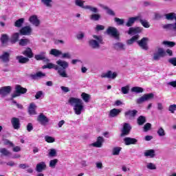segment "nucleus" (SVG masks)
Masks as SVG:
<instances>
[{
    "label": "nucleus",
    "mask_w": 176,
    "mask_h": 176,
    "mask_svg": "<svg viewBox=\"0 0 176 176\" xmlns=\"http://www.w3.org/2000/svg\"><path fill=\"white\" fill-rule=\"evenodd\" d=\"M56 64L50 63L47 65L48 67V69H55L57 71L58 75L61 78H69L68 74H67V68L69 67V63L68 62L59 59L56 61Z\"/></svg>",
    "instance_id": "f257e3e1"
},
{
    "label": "nucleus",
    "mask_w": 176,
    "mask_h": 176,
    "mask_svg": "<svg viewBox=\"0 0 176 176\" xmlns=\"http://www.w3.org/2000/svg\"><path fill=\"white\" fill-rule=\"evenodd\" d=\"M67 104L73 107V111L75 115H82V112L85 111L83 100L80 98L71 97L69 98Z\"/></svg>",
    "instance_id": "f03ea898"
},
{
    "label": "nucleus",
    "mask_w": 176,
    "mask_h": 176,
    "mask_svg": "<svg viewBox=\"0 0 176 176\" xmlns=\"http://www.w3.org/2000/svg\"><path fill=\"white\" fill-rule=\"evenodd\" d=\"M88 45L91 49L98 50L100 49L101 45H104V38L101 35H92V38L88 41Z\"/></svg>",
    "instance_id": "7ed1b4c3"
},
{
    "label": "nucleus",
    "mask_w": 176,
    "mask_h": 176,
    "mask_svg": "<svg viewBox=\"0 0 176 176\" xmlns=\"http://www.w3.org/2000/svg\"><path fill=\"white\" fill-rule=\"evenodd\" d=\"M25 93H27V88L21 87L20 85H16L15 86V92L11 96V100L16 98V97H20L21 94H25Z\"/></svg>",
    "instance_id": "20e7f679"
},
{
    "label": "nucleus",
    "mask_w": 176,
    "mask_h": 176,
    "mask_svg": "<svg viewBox=\"0 0 176 176\" xmlns=\"http://www.w3.org/2000/svg\"><path fill=\"white\" fill-rule=\"evenodd\" d=\"M154 98H155V94H153V93L146 94H144L142 97L138 98L136 100V103L142 104L145 102V101H149L150 100H153Z\"/></svg>",
    "instance_id": "39448f33"
},
{
    "label": "nucleus",
    "mask_w": 176,
    "mask_h": 176,
    "mask_svg": "<svg viewBox=\"0 0 176 176\" xmlns=\"http://www.w3.org/2000/svg\"><path fill=\"white\" fill-rule=\"evenodd\" d=\"M107 35H111V36H113L115 38V39L119 40V36L120 34L119 33V31H118V29L115 27L109 26L107 31H106Z\"/></svg>",
    "instance_id": "423d86ee"
},
{
    "label": "nucleus",
    "mask_w": 176,
    "mask_h": 176,
    "mask_svg": "<svg viewBox=\"0 0 176 176\" xmlns=\"http://www.w3.org/2000/svg\"><path fill=\"white\" fill-rule=\"evenodd\" d=\"M166 56V51L162 47H157V52H155L153 54V60L154 61H159L160 58Z\"/></svg>",
    "instance_id": "0eeeda50"
},
{
    "label": "nucleus",
    "mask_w": 176,
    "mask_h": 176,
    "mask_svg": "<svg viewBox=\"0 0 176 176\" xmlns=\"http://www.w3.org/2000/svg\"><path fill=\"white\" fill-rule=\"evenodd\" d=\"M37 122H38L41 126H47L50 120L45 116L43 113H41L37 117Z\"/></svg>",
    "instance_id": "6e6552de"
},
{
    "label": "nucleus",
    "mask_w": 176,
    "mask_h": 176,
    "mask_svg": "<svg viewBox=\"0 0 176 176\" xmlns=\"http://www.w3.org/2000/svg\"><path fill=\"white\" fill-rule=\"evenodd\" d=\"M37 61H44V63H50V60L46 57V52H41L34 56Z\"/></svg>",
    "instance_id": "1a4fd4ad"
},
{
    "label": "nucleus",
    "mask_w": 176,
    "mask_h": 176,
    "mask_svg": "<svg viewBox=\"0 0 176 176\" xmlns=\"http://www.w3.org/2000/svg\"><path fill=\"white\" fill-rule=\"evenodd\" d=\"M149 41V38L146 37L142 38L141 40L138 41V45H139L140 47L143 50H148V41Z\"/></svg>",
    "instance_id": "9d476101"
},
{
    "label": "nucleus",
    "mask_w": 176,
    "mask_h": 176,
    "mask_svg": "<svg viewBox=\"0 0 176 176\" xmlns=\"http://www.w3.org/2000/svg\"><path fill=\"white\" fill-rule=\"evenodd\" d=\"M19 33L21 35L30 36L32 34V28L30 25L24 26L20 29Z\"/></svg>",
    "instance_id": "9b49d317"
},
{
    "label": "nucleus",
    "mask_w": 176,
    "mask_h": 176,
    "mask_svg": "<svg viewBox=\"0 0 176 176\" xmlns=\"http://www.w3.org/2000/svg\"><path fill=\"white\" fill-rule=\"evenodd\" d=\"M12 92V87L11 86H6L0 88V95L2 97H6V96H9Z\"/></svg>",
    "instance_id": "f8f14e48"
},
{
    "label": "nucleus",
    "mask_w": 176,
    "mask_h": 176,
    "mask_svg": "<svg viewBox=\"0 0 176 176\" xmlns=\"http://www.w3.org/2000/svg\"><path fill=\"white\" fill-rule=\"evenodd\" d=\"M130 131H131V125L129 123H124L122 130L121 137L129 135V134H130Z\"/></svg>",
    "instance_id": "ddd939ff"
},
{
    "label": "nucleus",
    "mask_w": 176,
    "mask_h": 176,
    "mask_svg": "<svg viewBox=\"0 0 176 176\" xmlns=\"http://www.w3.org/2000/svg\"><path fill=\"white\" fill-rule=\"evenodd\" d=\"M118 76V73L113 72L109 70L107 73H103L101 74V78H108V79H116Z\"/></svg>",
    "instance_id": "4468645a"
},
{
    "label": "nucleus",
    "mask_w": 176,
    "mask_h": 176,
    "mask_svg": "<svg viewBox=\"0 0 176 176\" xmlns=\"http://www.w3.org/2000/svg\"><path fill=\"white\" fill-rule=\"evenodd\" d=\"M141 32H142V28L141 27L129 28L127 32L129 35H137V34H141Z\"/></svg>",
    "instance_id": "2eb2a0df"
},
{
    "label": "nucleus",
    "mask_w": 176,
    "mask_h": 176,
    "mask_svg": "<svg viewBox=\"0 0 176 176\" xmlns=\"http://www.w3.org/2000/svg\"><path fill=\"white\" fill-rule=\"evenodd\" d=\"M137 113H138V111L135 109L129 110L124 113V116L126 119H134L137 116Z\"/></svg>",
    "instance_id": "dca6fc26"
},
{
    "label": "nucleus",
    "mask_w": 176,
    "mask_h": 176,
    "mask_svg": "<svg viewBox=\"0 0 176 176\" xmlns=\"http://www.w3.org/2000/svg\"><path fill=\"white\" fill-rule=\"evenodd\" d=\"M0 60L4 64H8L10 61V54L9 52H3L0 56Z\"/></svg>",
    "instance_id": "f3484780"
},
{
    "label": "nucleus",
    "mask_w": 176,
    "mask_h": 176,
    "mask_svg": "<svg viewBox=\"0 0 176 176\" xmlns=\"http://www.w3.org/2000/svg\"><path fill=\"white\" fill-rule=\"evenodd\" d=\"M140 20V16H133L129 18L127 22L126 23V27H133L134 25V23Z\"/></svg>",
    "instance_id": "a211bd4d"
},
{
    "label": "nucleus",
    "mask_w": 176,
    "mask_h": 176,
    "mask_svg": "<svg viewBox=\"0 0 176 176\" xmlns=\"http://www.w3.org/2000/svg\"><path fill=\"white\" fill-rule=\"evenodd\" d=\"M29 21L30 23H31V24H32L35 27H39L41 24V21L38 19V16H36V15H33L30 16L29 19Z\"/></svg>",
    "instance_id": "6ab92c4d"
},
{
    "label": "nucleus",
    "mask_w": 176,
    "mask_h": 176,
    "mask_svg": "<svg viewBox=\"0 0 176 176\" xmlns=\"http://www.w3.org/2000/svg\"><path fill=\"white\" fill-rule=\"evenodd\" d=\"M11 124H12L13 129L14 130H19L20 129V119L14 117L11 119Z\"/></svg>",
    "instance_id": "aec40b11"
},
{
    "label": "nucleus",
    "mask_w": 176,
    "mask_h": 176,
    "mask_svg": "<svg viewBox=\"0 0 176 176\" xmlns=\"http://www.w3.org/2000/svg\"><path fill=\"white\" fill-rule=\"evenodd\" d=\"M113 49H115V50H117L118 52L126 50V45L120 42L113 44Z\"/></svg>",
    "instance_id": "412c9836"
},
{
    "label": "nucleus",
    "mask_w": 176,
    "mask_h": 176,
    "mask_svg": "<svg viewBox=\"0 0 176 176\" xmlns=\"http://www.w3.org/2000/svg\"><path fill=\"white\" fill-rule=\"evenodd\" d=\"M124 142L125 145H135L138 142V140L135 138H125L124 139Z\"/></svg>",
    "instance_id": "4be33fe9"
},
{
    "label": "nucleus",
    "mask_w": 176,
    "mask_h": 176,
    "mask_svg": "<svg viewBox=\"0 0 176 176\" xmlns=\"http://www.w3.org/2000/svg\"><path fill=\"white\" fill-rule=\"evenodd\" d=\"M104 142V138L99 136L98 137L96 142L92 144V146L95 148H101L102 146V143Z\"/></svg>",
    "instance_id": "5701e85b"
},
{
    "label": "nucleus",
    "mask_w": 176,
    "mask_h": 176,
    "mask_svg": "<svg viewBox=\"0 0 176 176\" xmlns=\"http://www.w3.org/2000/svg\"><path fill=\"white\" fill-rule=\"evenodd\" d=\"M120 112H122V110L119 109H113L110 110L109 113V118H116L119 116L120 114Z\"/></svg>",
    "instance_id": "b1692460"
},
{
    "label": "nucleus",
    "mask_w": 176,
    "mask_h": 176,
    "mask_svg": "<svg viewBox=\"0 0 176 176\" xmlns=\"http://www.w3.org/2000/svg\"><path fill=\"white\" fill-rule=\"evenodd\" d=\"M21 34H20V32H14L12 36H11V38H10V42L12 44H14V43H17V42H19V39H20V36Z\"/></svg>",
    "instance_id": "393cba45"
},
{
    "label": "nucleus",
    "mask_w": 176,
    "mask_h": 176,
    "mask_svg": "<svg viewBox=\"0 0 176 176\" xmlns=\"http://www.w3.org/2000/svg\"><path fill=\"white\" fill-rule=\"evenodd\" d=\"M99 6L104 9V10H106L107 14H109V16H116L115 12L112 10V9L108 8V6H104V4H99Z\"/></svg>",
    "instance_id": "a878e982"
},
{
    "label": "nucleus",
    "mask_w": 176,
    "mask_h": 176,
    "mask_svg": "<svg viewBox=\"0 0 176 176\" xmlns=\"http://www.w3.org/2000/svg\"><path fill=\"white\" fill-rule=\"evenodd\" d=\"M45 169H46V163H45V162H41L37 164L36 166V171H37V173H42V171H43V170H45Z\"/></svg>",
    "instance_id": "bb28decb"
},
{
    "label": "nucleus",
    "mask_w": 176,
    "mask_h": 176,
    "mask_svg": "<svg viewBox=\"0 0 176 176\" xmlns=\"http://www.w3.org/2000/svg\"><path fill=\"white\" fill-rule=\"evenodd\" d=\"M22 54L28 58H32V57H34V53H32V50H31L30 47L26 48V50H25Z\"/></svg>",
    "instance_id": "cd10ccee"
},
{
    "label": "nucleus",
    "mask_w": 176,
    "mask_h": 176,
    "mask_svg": "<svg viewBox=\"0 0 176 176\" xmlns=\"http://www.w3.org/2000/svg\"><path fill=\"white\" fill-rule=\"evenodd\" d=\"M16 60H18L19 64H27L30 61V58L24 57L23 56H16Z\"/></svg>",
    "instance_id": "c85d7f7f"
},
{
    "label": "nucleus",
    "mask_w": 176,
    "mask_h": 176,
    "mask_svg": "<svg viewBox=\"0 0 176 176\" xmlns=\"http://www.w3.org/2000/svg\"><path fill=\"white\" fill-rule=\"evenodd\" d=\"M35 109H36V105H35V103H30L28 108L29 115H36V111H35Z\"/></svg>",
    "instance_id": "c756f323"
},
{
    "label": "nucleus",
    "mask_w": 176,
    "mask_h": 176,
    "mask_svg": "<svg viewBox=\"0 0 176 176\" xmlns=\"http://www.w3.org/2000/svg\"><path fill=\"white\" fill-rule=\"evenodd\" d=\"M9 41V36L8 34H1L0 38V42H1L2 46H6L8 45V42Z\"/></svg>",
    "instance_id": "7c9ffc66"
},
{
    "label": "nucleus",
    "mask_w": 176,
    "mask_h": 176,
    "mask_svg": "<svg viewBox=\"0 0 176 176\" xmlns=\"http://www.w3.org/2000/svg\"><path fill=\"white\" fill-rule=\"evenodd\" d=\"M144 155L145 157H151V159H153V157H155V156H156L155 150L153 149L146 150L144 153Z\"/></svg>",
    "instance_id": "2f4dec72"
},
{
    "label": "nucleus",
    "mask_w": 176,
    "mask_h": 176,
    "mask_svg": "<svg viewBox=\"0 0 176 176\" xmlns=\"http://www.w3.org/2000/svg\"><path fill=\"white\" fill-rule=\"evenodd\" d=\"M162 28L164 30H170V31H176V23H168L166 25H164Z\"/></svg>",
    "instance_id": "473e14b6"
},
{
    "label": "nucleus",
    "mask_w": 176,
    "mask_h": 176,
    "mask_svg": "<svg viewBox=\"0 0 176 176\" xmlns=\"http://www.w3.org/2000/svg\"><path fill=\"white\" fill-rule=\"evenodd\" d=\"M137 123L138 126H143L146 123V117L144 116H140L137 119Z\"/></svg>",
    "instance_id": "72a5a7b5"
},
{
    "label": "nucleus",
    "mask_w": 176,
    "mask_h": 176,
    "mask_svg": "<svg viewBox=\"0 0 176 176\" xmlns=\"http://www.w3.org/2000/svg\"><path fill=\"white\" fill-rule=\"evenodd\" d=\"M24 21H25V19L21 18L14 22V25L16 27V28H21L23 27V24H24Z\"/></svg>",
    "instance_id": "f704fd0d"
},
{
    "label": "nucleus",
    "mask_w": 176,
    "mask_h": 176,
    "mask_svg": "<svg viewBox=\"0 0 176 176\" xmlns=\"http://www.w3.org/2000/svg\"><path fill=\"white\" fill-rule=\"evenodd\" d=\"M50 54L54 56V57H58V56H61V54H63V52L57 49H52Z\"/></svg>",
    "instance_id": "c9c22d12"
},
{
    "label": "nucleus",
    "mask_w": 176,
    "mask_h": 176,
    "mask_svg": "<svg viewBox=\"0 0 176 176\" xmlns=\"http://www.w3.org/2000/svg\"><path fill=\"white\" fill-rule=\"evenodd\" d=\"M30 39L29 38H21L19 41V46H27V45H30Z\"/></svg>",
    "instance_id": "e433bc0d"
},
{
    "label": "nucleus",
    "mask_w": 176,
    "mask_h": 176,
    "mask_svg": "<svg viewBox=\"0 0 176 176\" xmlns=\"http://www.w3.org/2000/svg\"><path fill=\"white\" fill-rule=\"evenodd\" d=\"M138 21L141 23L142 25L144 27V28H149L151 27V25H149V22L146 20L141 19V16H139V19H138Z\"/></svg>",
    "instance_id": "4c0bfd02"
},
{
    "label": "nucleus",
    "mask_w": 176,
    "mask_h": 176,
    "mask_svg": "<svg viewBox=\"0 0 176 176\" xmlns=\"http://www.w3.org/2000/svg\"><path fill=\"white\" fill-rule=\"evenodd\" d=\"M131 91L140 94V93H144V88L141 87H133L131 88Z\"/></svg>",
    "instance_id": "58836bf2"
},
{
    "label": "nucleus",
    "mask_w": 176,
    "mask_h": 176,
    "mask_svg": "<svg viewBox=\"0 0 176 176\" xmlns=\"http://www.w3.org/2000/svg\"><path fill=\"white\" fill-rule=\"evenodd\" d=\"M138 39H140V35L136 34L132 36L131 38L127 40L126 43L128 45H133V43L135 42V41H138Z\"/></svg>",
    "instance_id": "ea45409f"
},
{
    "label": "nucleus",
    "mask_w": 176,
    "mask_h": 176,
    "mask_svg": "<svg viewBox=\"0 0 176 176\" xmlns=\"http://www.w3.org/2000/svg\"><path fill=\"white\" fill-rule=\"evenodd\" d=\"M81 98H82L83 101H85V102H89L91 98V96L89 94L83 92L81 94Z\"/></svg>",
    "instance_id": "a19ab883"
},
{
    "label": "nucleus",
    "mask_w": 176,
    "mask_h": 176,
    "mask_svg": "<svg viewBox=\"0 0 176 176\" xmlns=\"http://www.w3.org/2000/svg\"><path fill=\"white\" fill-rule=\"evenodd\" d=\"M90 20H92L93 21H98L100 19H101V14H93L90 15L89 16Z\"/></svg>",
    "instance_id": "79ce46f5"
},
{
    "label": "nucleus",
    "mask_w": 176,
    "mask_h": 176,
    "mask_svg": "<svg viewBox=\"0 0 176 176\" xmlns=\"http://www.w3.org/2000/svg\"><path fill=\"white\" fill-rule=\"evenodd\" d=\"M48 156L50 157H56L57 156V150L56 148H50L48 150Z\"/></svg>",
    "instance_id": "37998d69"
},
{
    "label": "nucleus",
    "mask_w": 176,
    "mask_h": 176,
    "mask_svg": "<svg viewBox=\"0 0 176 176\" xmlns=\"http://www.w3.org/2000/svg\"><path fill=\"white\" fill-rule=\"evenodd\" d=\"M41 3L44 5V6H46L47 8H52L53 3V0H41Z\"/></svg>",
    "instance_id": "c03bdc74"
},
{
    "label": "nucleus",
    "mask_w": 176,
    "mask_h": 176,
    "mask_svg": "<svg viewBox=\"0 0 176 176\" xmlns=\"http://www.w3.org/2000/svg\"><path fill=\"white\" fill-rule=\"evenodd\" d=\"M43 76H46V74L42 73V72H38L36 74L31 75V78H32V79H36V78H43Z\"/></svg>",
    "instance_id": "a18cd8bd"
},
{
    "label": "nucleus",
    "mask_w": 176,
    "mask_h": 176,
    "mask_svg": "<svg viewBox=\"0 0 176 176\" xmlns=\"http://www.w3.org/2000/svg\"><path fill=\"white\" fill-rule=\"evenodd\" d=\"M0 153H1L3 156H10L12 155V153L5 148H0Z\"/></svg>",
    "instance_id": "49530a36"
},
{
    "label": "nucleus",
    "mask_w": 176,
    "mask_h": 176,
    "mask_svg": "<svg viewBox=\"0 0 176 176\" xmlns=\"http://www.w3.org/2000/svg\"><path fill=\"white\" fill-rule=\"evenodd\" d=\"M165 17L166 20H176V14L174 12L166 14Z\"/></svg>",
    "instance_id": "de8ad7c7"
},
{
    "label": "nucleus",
    "mask_w": 176,
    "mask_h": 176,
    "mask_svg": "<svg viewBox=\"0 0 176 176\" xmlns=\"http://www.w3.org/2000/svg\"><path fill=\"white\" fill-rule=\"evenodd\" d=\"M57 163H58V160L57 159L51 160L50 161L49 166L51 168H56V166H57Z\"/></svg>",
    "instance_id": "09e8293b"
},
{
    "label": "nucleus",
    "mask_w": 176,
    "mask_h": 176,
    "mask_svg": "<svg viewBox=\"0 0 176 176\" xmlns=\"http://www.w3.org/2000/svg\"><path fill=\"white\" fill-rule=\"evenodd\" d=\"M85 9H87L88 10H90L94 14L98 13V8L96 7H93L91 6H85Z\"/></svg>",
    "instance_id": "8fccbe9b"
},
{
    "label": "nucleus",
    "mask_w": 176,
    "mask_h": 176,
    "mask_svg": "<svg viewBox=\"0 0 176 176\" xmlns=\"http://www.w3.org/2000/svg\"><path fill=\"white\" fill-rule=\"evenodd\" d=\"M157 134L159 135V137H164L166 135V131L163 127H160L157 131Z\"/></svg>",
    "instance_id": "3c124183"
},
{
    "label": "nucleus",
    "mask_w": 176,
    "mask_h": 176,
    "mask_svg": "<svg viewBox=\"0 0 176 176\" xmlns=\"http://www.w3.org/2000/svg\"><path fill=\"white\" fill-rule=\"evenodd\" d=\"M120 151H122L120 147H114L112 151V155L113 156H118L120 153Z\"/></svg>",
    "instance_id": "603ef678"
},
{
    "label": "nucleus",
    "mask_w": 176,
    "mask_h": 176,
    "mask_svg": "<svg viewBox=\"0 0 176 176\" xmlns=\"http://www.w3.org/2000/svg\"><path fill=\"white\" fill-rule=\"evenodd\" d=\"M114 21L116 23L117 25H123L124 24V19H123L116 17L114 18Z\"/></svg>",
    "instance_id": "864d4df0"
},
{
    "label": "nucleus",
    "mask_w": 176,
    "mask_h": 176,
    "mask_svg": "<svg viewBox=\"0 0 176 176\" xmlns=\"http://www.w3.org/2000/svg\"><path fill=\"white\" fill-rule=\"evenodd\" d=\"M121 91L122 94H129V92L130 91V86L126 85V86L122 87L121 88Z\"/></svg>",
    "instance_id": "5fc2aeb1"
},
{
    "label": "nucleus",
    "mask_w": 176,
    "mask_h": 176,
    "mask_svg": "<svg viewBox=\"0 0 176 176\" xmlns=\"http://www.w3.org/2000/svg\"><path fill=\"white\" fill-rule=\"evenodd\" d=\"M75 3H76V6H79L80 8H82V9H85V8H86V6H84L85 1L76 0Z\"/></svg>",
    "instance_id": "6e6d98bb"
},
{
    "label": "nucleus",
    "mask_w": 176,
    "mask_h": 176,
    "mask_svg": "<svg viewBox=\"0 0 176 176\" xmlns=\"http://www.w3.org/2000/svg\"><path fill=\"white\" fill-rule=\"evenodd\" d=\"M165 46H168V47H174L175 46V43L173 41H163L162 43Z\"/></svg>",
    "instance_id": "4d7b16f0"
},
{
    "label": "nucleus",
    "mask_w": 176,
    "mask_h": 176,
    "mask_svg": "<svg viewBox=\"0 0 176 176\" xmlns=\"http://www.w3.org/2000/svg\"><path fill=\"white\" fill-rule=\"evenodd\" d=\"M45 140L46 142H48L49 144H52V143L54 142V141H56V139H54V138H53L52 136H49V135H46L45 137Z\"/></svg>",
    "instance_id": "13d9d810"
},
{
    "label": "nucleus",
    "mask_w": 176,
    "mask_h": 176,
    "mask_svg": "<svg viewBox=\"0 0 176 176\" xmlns=\"http://www.w3.org/2000/svg\"><path fill=\"white\" fill-rule=\"evenodd\" d=\"M146 168H148V170H156V165L152 162H148L146 164Z\"/></svg>",
    "instance_id": "bf43d9fd"
},
{
    "label": "nucleus",
    "mask_w": 176,
    "mask_h": 176,
    "mask_svg": "<svg viewBox=\"0 0 176 176\" xmlns=\"http://www.w3.org/2000/svg\"><path fill=\"white\" fill-rule=\"evenodd\" d=\"M168 63L173 65V67H176V57L170 58L168 60Z\"/></svg>",
    "instance_id": "052dcab7"
},
{
    "label": "nucleus",
    "mask_w": 176,
    "mask_h": 176,
    "mask_svg": "<svg viewBox=\"0 0 176 176\" xmlns=\"http://www.w3.org/2000/svg\"><path fill=\"white\" fill-rule=\"evenodd\" d=\"M26 130L29 132L31 133L32 130H34V126L32 125V123L29 122L26 126Z\"/></svg>",
    "instance_id": "680f3d73"
},
{
    "label": "nucleus",
    "mask_w": 176,
    "mask_h": 176,
    "mask_svg": "<svg viewBox=\"0 0 176 176\" xmlns=\"http://www.w3.org/2000/svg\"><path fill=\"white\" fill-rule=\"evenodd\" d=\"M151 127H152V124L151 123H146L144 126V131H145V132L149 131V130H151Z\"/></svg>",
    "instance_id": "e2e57ef3"
},
{
    "label": "nucleus",
    "mask_w": 176,
    "mask_h": 176,
    "mask_svg": "<svg viewBox=\"0 0 176 176\" xmlns=\"http://www.w3.org/2000/svg\"><path fill=\"white\" fill-rule=\"evenodd\" d=\"M83 38H85V34L83 32H80V33H78L76 35V38L78 41H82V39H83Z\"/></svg>",
    "instance_id": "0e129e2a"
},
{
    "label": "nucleus",
    "mask_w": 176,
    "mask_h": 176,
    "mask_svg": "<svg viewBox=\"0 0 176 176\" xmlns=\"http://www.w3.org/2000/svg\"><path fill=\"white\" fill-rule=\"evenodd\" d=\"M42 96H43V91H37L35 95L36 100H39V98H41Z\"/></svg>",
    "instance_id": "69168bd1"
},
{
    "label": "nucleus",
    "mask_w": 176,
    "mask_h": 176,
    "mask_svg": "<svg viewBox=\"0 0 176 176\" xmlns=\"http://www.w3.org/2000/svg\"><path fill=\"white\" fill-rule=\"evenodd\" d=\"M168 111L171 112V113H174V111H176V104H171L169 106Z\"/></svg>",
    "instance_id": "338daca9"
},
{
    "label": "nucleus",
    "mask_w": 176,
    "mask_h": 176,
    "mask_svg": "<svg viewBox=\"0 0 176 176\" xmlns=\"http://www.w3.org/2000/svg\"><path fill=\"white\" fill-rule=\"evenodd\" d=\"M95 30H96V31H102V30H105V26L102 25H97Z\"/></svg>",
    "instance_id": "774afa93"
}]
</instances>
